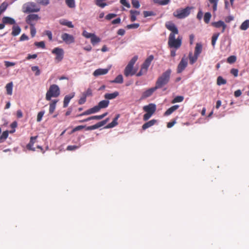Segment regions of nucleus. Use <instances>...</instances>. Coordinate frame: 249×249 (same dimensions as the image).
<instances>
[{"mask_svg":"<svg viewBox=\"0 0 249 249\" xmlns=\"http://www.w3.org/2000/svg\"><path fill=\"white\" fill-rule=\"evenodd\" d=\"M31 35L32 37H34L36 34V29L35 26H30Z\"/></svg>","mask_w":249,"mask_h":249,"instance_id":"57","label":"nucleus"},{"mask_svg":"<svg viewBox=\"0 0 249 249\" xmlns=\"http://www.w3.org/2000/svg\"><path fill=\"white\" fill-rule=\"evenodd\" d=\"M202 46L201 44L200 43H196V47H195V55L199 56L200 53L202 52Z\"/></svg>","mask_w":249,"mask_h":249,"instance_id":"27","label":"nucleus"},{"mask_svg":"<svg viewBox=\"0 0 249 249\" xmlns=\"http://www.w3.org/2000/svg\"><path fill=\"white\" fill-rule=\"evenodd\" d=\"M133 67L127 64L124 71V74L127 77L129 75H133L135 73V71H133Z\"/></svg>","mask_w":249,"mask_h":249,"instance_id":"15","label":"nucleus"},{"mask_svg":"<svg viewBox=\"0 0 249 249\" xmlns=\"http://www.w3.org/2000/svg\"><path fill=\"white\" fill-rule=\"evenodd\" d=\"M44 114H45L44 110L39 111L38 113L37 116V119H36L37 122H40L41 121L42 117L43 116Z\"/></svg>","mask_w":249,"mask_h":249,"instance_id":"42","label":"nucleus"},{"mask_svg":"<svg viewBox=\"0 0 249 249\" xmlns=\"http://www.w3.org/2000/svg\"><path fill=\"white\" fill-rule=\"evenodd\" d=\"M109 102L107 100H104L100 101L98 106L100 109L106 108L108 107Z\"/></svg>","mask_w":249,"mask_h":249,"instance_id":"24","label":"nucleus"},{"mask_svg":"<svg viewBox=\"0 0 249 249\" xmlns=\"http://www.w3.org/2000/svg\"><path fill=\"white\" fill-rule=\"evenodd\" d=\"M236 57L234 55H231L227 59V62L231 64L235 62Z\"/></svg>","mask_w":249,"mask_h":249,"instance_id":"45","label":"nucleus"},{"mask_svg":"<svg viewBox=\"0 0 249 249\" xmlns=\"http://www.w3.org/2000/svg\"><path fill=\"white\" fill-rule=\"evenodd\" d=\"M45 35L48 36L50 40H52L53 38L52 33L50 31L47 30L45 31Z\"/></svg>","mask_w":249,"mask_h":249,"instance_id":"60","label":"nucleus"},{"mask_svg":"<svg viewBox=\"0 0 249 249\" xmlns=\"http://www.w3.org/2000/svg\"><path fill=\"white\" fill-rule=\"evenodd\" d=\"M139 26H140V24L139 23H133V24L127 25L126 26V28L129 29H137L139 27Z\"/></svg>","mask_w":249,"mask_h":249,"instance_id":"46","label":"nucleus"},{"mask_svg":"<svg viewBox=\"0 0 249 249\" xmlns=\"http://www.w3.org/2000/svg\"><path fill=\"white\" fill-rule=\"evenodd\" d=\"M93 34H94L88 33L86 31H84L82 33L83 36L87 38H91V37L93 36Z\"/></svg>","mask_w":249,"mask_h":249,"instance_id":"51","label":"nucleus"},{"mask_svg":"<svg viewBox=\"0 0 249 249\" xmlns=\"http://www.w3.org/2000/svg\"><path fill=\"white\" fill-rule=\"evenodd\" d=\"M83 94L86 97L91 96L92 94V91L90 88H89L85 92H83Z\"/></svg>","mask_w":249,"mask_h":249,"instance_id":"53","label":"nucleus"},{"mask_svg":"<svg viewBox=\"0 0 249 249\" xmlns=\"http://www.w3.org/2000/svg\"><path fill=\"white\" fill-rule=\"evenodd\" d=\"M120 2L124 6L129 8L130 7V4L126 1V0H120Z\"/></svg>","mask_w":249,"mask_h":249,"instance_id":"59","label":"nucleus"},{"mask_svg":"<svg viewBox=\"0 0 249 249\" xmlns=\"http://www.w3.org/2000/svg\"><path fill=\"white\" fill-rule=\"evenodd\" d=\"M65 2L67 6L70 8H73L75 7L74 0H65Z\"/></svg>","mask_w":249,"mask_h":249,"instance_id":"36","label":"nucleus"},{"mask_svg":"<svg viewBox=\"0 0 249 249\" xmlns=\"http://www.w3.org/2000/svg\"><path fill=\"white\" fill-rule=\"evenodd\" d=\"M21 29L19 26L18 25H14L12 27V35L13 36H17L20 34Z\"/></svg>","mask_w":249,"mask_h":249,"instance_id":"23","label":"nucleus"},{"mask_svg":"<svg viewBox=\"0 0 249 249\" xmlns=\"http://www.w3.org/2000/svg\"><path fill=\"white\" fill-rule=\"evenodd\" d=\"M212 17L211 14L209 12H207L205 14L204 17V20L205 23H208L210 21L211 18Z\"/></svg>","mask_w":249,"mask_h":249,"instance_id":"37","label":"nucleus"},{"mask_svg":"<svg viewBox=\"0 0 249 249\" xmlns=\"http://www.w3.org/2000/svg\"><path fill=\"white\" fill-rule=\"evenodd\" d=\"M31 69H32V71L36 72L35 75L36 76H38V75H40V71L39 69V68L37 66H33L31 68Z\"/></svg>","mask_w":249,"mask_h":249,"instance_id":"44","label":"nucleus"},{"mask_svg":"<svg viewBox=\"0 0 249 249\" xmlns=\"http://www.w3.org/2000/svg\"><path fill=\"white\" fill-rule=\"evenodd\" d=\"M191 8L187 7L185 8H179L173 13V16L178 19L184 18L189 15Z\"/></svg>","mask_w":249,"mask_h":249,"instance_id":"5","label":"nucleus"},{"mask_svg":"<svg viewBox=\"0 0 249 249\" xmlns=\"http://www.w3.org/2000/svg\"><path fill=\"white\" fill-rule=\"evenodd\" d=\"M198 56L196 55L195 54L194 55H193L192 53H190L189 54L190 63L191 64H193L194 63H195L196 61V60L198 58Z\"/></svg>","mask_w":249,"mask_h":249,"instance_id":"31","label":"nucleus"},{"mask_svg":"<svg viewBox=\"0 0 249 249\" xmlns=\"http://www.w3.org/2000/svg\"><path fill=\"white\" fill-rule=\"evenodd\" d=\"M75 93L74 92L71 93L69 95H66L64 99L63 107H66L70 101V100L74 96Z\"/></svg>","mask_w":249,"mask_h":249,"instance_id":"17","label":"nucleus"},{"mask_svg":"<svg viewBox=\"0 0 249 249\" xmlns=\"http://www.w3.org/2000/svg\"><path fill=\"white\" fill-rule=\"evenodd\" d=\"M79 148L78 146L76 145H69L67 147V150L68 151H73Z\"/></svg>","mask_w":249,"mask_h":249,"instance_id":"56","label":"nucleus"},{"mask_svg":"<svg viewBox=\"0 0 249 249\" xmlns=\"http://www.w3.org/2000/svg\"><path fill=\"white\" fill-rule=\"evenodd\" d=\"M35 45L37 47L41 48L43 49L45 48V45L44 41L36 42L35 43Z\"/></svg>","mask_w":249,"mask_h":249,"instance_id":"47","label":"nucleus"},{"mask_svg":"<svg viewBox=\"0 0 249 249\" xmlns=\"http://www.w3.org/2000/svg\"><path fill=\"white\" fill-rule=\"evenodd\" d=\"M172 70L167 69L160 76L156 82V86L158 89H160L167 85L170 81Z\"/></svg>","mask_w":249,"mask_h":249,"instance_id":"1","label":"nucleus"},{"mask_svg":"<svg viewBox=\"0 0 249 249\" xmlns=\"http://www.w3.org/2000/svg\"><path fill=\"white\" fill-rule=\"evenodd\" d=\"M181 37L178 36L177 39H176L175 36H174L173 34H170L168 44L170 48H174L178 49L181 46Z\"/></svg>","mask_w":249,"mask_h":249,"instance_id":"4","label":"nucleus"},{"mask_svg":"<svg viewBox=\"0 0 249 249\" xmlns=\"http://www.w3.org/2000/svg\"><path fill=\"white\" fill-rule=\"evenodd\" d=\"M109 69H98L96 70L93 74L95 76H98L101 75L107 74L109 71Z\"/></svg>","mask_w":249,"mask_h":249,"instance_id":"16","label":"nucleus"},{"mask_svg":"<svg viewBox=\"0 0 249 249\" xmlns=\"http://www.w3.org/2000/svg\"><path fill=\"white\" fill-rule=\"evenodd\" d=\"M231 73L232 75H233L235 77H236L238 76V71L237 69H232L231 70Z\"/></svg>","mask_w":249,"mask_h":249,"instance_id":"64","label":"nucleus"},{"mask_svg":"<svg viewBox=\"0 0 249 249\" xmlns=\"http://www.w3.org/2000/svg\"><path fill=\"white\" fill-rule=\"evenodd\" d=\"M209 3L208 6L212 5L213 12H215L217 10V6L219 0H208Z\"/></svg>","mask_w":249,"mask_h":249,"instance_id":"21","label":"nucleus"},{"mask_svg":"<svg viewBox=\"0 0 249 249\" xmlns=\"http://www.w3.org/2000/svg\"><path fill=\"white\" fill-rule=\"evenodd\" d=\"M5 65L6 67H9L11 66H14L15 65V63L12 62L8 61H4Z\"/></svg>","mask_w":249,"mask_h":249,"instance_id":"63","label":"nucleus"},{"mask_svg":"<svg viewBox=\"0 0 249 249\" xmlns=\"http://www.w3.org/2000/svg\"><path fill=\"white\" fill-rule=\"evenodd\" d=\"M226 83V80L221 76H218L217 79V84L219 86L224 85Z\"/></svg>","mask_w":249,"mask_h":249,"instance_id":"38","label":"nucleus"},{"mask_svg":"<svg viewBox=\"0 0 249 249\" xmlns=\"http://www.w3.org/2000/svg\"><path fill=\"white\" fill-rule=\"evenodd\" d=\"M13 83L10 82L6 85L7 94L11 95L13 93Z\"/></svg>","mask_w":249,"mask_h":249,"instance_id":"28","label":"nucleus"},{"mask_svg":"<svg viewBox=\"0 0 249 249\" xmlns=\"http://www.w3.org/2000/svg\"><path fill=\"white\" fill-rule=\"evenodd\" d=\"M154 59V56L152 55L149 56L142 64L141 68L144 70V71L147 72V69L149 67L152 61Z\"/></svg>","mask_w":249,"mask_h":249,"instance_id":"12","label":"nucleus"},{"mask_svg":"<svg viewBox=\"0 0 249 249\" xmlns=\"http://www.w3.org/2000/svg\"><path fill=\"white\" fill-rule=\"evenodd\" d=\"M143 109L146 112L153 114L156 110L155 104L151 103L143 107Z\"/></svg>","mask_w":249,"mask_h":249,"instance_id":"11","label":"nucleus"},{"mask_svg":"<svg viewBox=\"0 0 249 249\" xmlns=\"http://www.w3.org/2000/svg\"><path fill=\"white\" fill-rule=\"evenodd\" d=\"M8 136V131H4L1 136L0 137V142H2L4 140H5Z\"/></svg>","mask_w":249,"mask_h":249,"instance_id":"41","label":"nucleus"},{"mask_svg":"<svg viewBox=\"0 0 249 249\" xmlns=\"http://www.w3.org/2000/svg\"><path fill=\"white\" fill-rule=\"evenodd\" d=\"M111 82L118 84L122 83L123 82V77L122 75H118L114 80L111 81Z\"/></svg>","mask_w":249,"mask_h":249,"instance_id":"34","label":"nucleus"},{"mask_svg":"<svg viewBox=\"0 0 249 249\" xmlns=\"http://www.w3.org/2000/svg\"><path fill=\"white\" fill-rule=\"evenodd\" d=\"M219 35L220 34L218 33H215L213 35L212 37V45L213 48H214L215 47L216 42L217 40L218 37L219 36Z\"/></svg>","mask_w":249,"mask_h":249,"instance_id":"32","label":"nucleus"},{"mask_svg":"<svg viewBox=\"0 0 249 249\" xmlns=\"http://www.w3.org/2000/svg\"><path fill=\"white\" fill-rule=\"evenodd\" d=\"M179 107L178 105H175L171 107H170L169 109H168L164 113V115L166 116H168L172 114L174 111L177 110Z\"/></svg>","mask_w":249,"mask_h":249,"instance_id":"25","label":"nucleus"},{"mask_svg":"<svg viewBox=\"0 0 249 249\" xmlns=\"http://www.w3.org/2000/svg\"><path fill=\"white\" fill-rule=\"evenodd\" d=\"M117 16L116 14H109L108 15H107L106 17V18L107 19V20H110L111 19L116 17Z\"/></svg>","mask_w":249,"mask_h":249,"instance_id":"58","label":"nucleus"},{"mask_svg":"<svg viewBox=\"0 0 249 249\" xmlns=\"http://www.w3.org/2000/svg\"><path fill=\"white\" fill-rule=\"evenodd\" d=\"M90 109H88L87 110L85 111V112H83L82 113L78 115L77 116H84V115H90V114H91V112H90Z\"/></svg>","mask_w":249,"mask_h":249,"instance_id":"61","label":"nucleus"},{"mask_svg":"<svg viewBox=\"0 0 249 249\" xmlns=\"http://www.w3.org/2000/svg\"><path fill=\"white\" fill-rule=\"evenodd\" d=\"M165 26L167 29L171 31L170 34H173L174 36L178 33V31L175 24L171 22H166Z\"/></svg>","mask_w":249,"mask_h":249,"instance_id":"10","label":"nucleus"},{"mask_svg":"<svg viewBox=\"0 0 249 249\" xmlns=\"http://www.w3.org/2000/svg\"><path fill=\"white\" fill-rule=\"evenodd\" d=\"M153 114L146 112L144 115L143 117V119L144 121H147L152 115Z\"/></svg>","mask_w":249,"mask_h":249,"instance_id":"62","label":"nucleus"},{"mask_svg":"<svg viewBox=\"0 0 249 249\" xmlns=\"http://www.w3.org/2000/svg\"><path fill=\"white\" fill-rule=\"evenodd\" d=\"M36 1L37 3L43 5H47L49 3V0H36Z\"/></svg>","mask_w":249,"mask_h":249,"instance_id":"49","label":"nucleus"},{"mask_svg":"<svg viewBox=\"0 0 249 249\" xmlns=\"http://www.w3.org/2000/svg\"><path fill=\"white\" fill-rule=\"evenodd\" d=\"M90 112H91L92 114L95 113L96 112H98L99 111L100 109L99 108L98 105L94 106V107L90 108Z\"/></svg>","mask_w":249,"mask_h":249,"instance_id":"52","label":"nucleus"},{"mask_svg":"<svg viewBox=\"0 0 249 249\" xmlns=\"http://www.w3.org/2000/svg\"><path fill=\"white\" fill-rule=\"evenodd\" d=\"M52 53L56 55L55 58V61L56 62H59L62 61L64 57V50L62 48L59 47H56L54 48Z\"/></svg>","mask_w":249,"mask_h":249,"instance_id":"6","label":"nucleus"},{"mask_svg":"<svg viewBox=\"0 0 249 249\" xmlns=\"http://www.w3.org/2000/svg\"><path fill=\"white\" fill-rule=\"evenodd\" d=\"M119 117H120V114H117L116 115V116L115 117V118L113 119L112 122L111 123L108 124L106 126V128H113L114 126H115L116 125H117L118 124L117 120Z\"/></svg>","mask_w":249,"mask_h":249,"instance_id":"22","label":"nucleus"},{"mask_svg":"<svg viewBox=\"0 0 249 249\" xmlns=\"http://www.w3.org/2000/svg\"><path fill=\"white\" fill-rule=\"evenodd\" d=\"M22 12L25 13L38 12L40 7L34 2H28L22 6Z\"/></svg>","mask_w":249,"mask_h":249,"instance_id":"2","label":"nucleus"},{"mask_svg":"<svg viewBox=\"0 0 249 249\" xmlns=\"http://www.w3.org/2000/svg\"><path fill=\"white\" fill-rule=\"evenodd\" d=\"M61 38L67 44L73 43L75 41L74 37L73 36L68 33H63L61 35Z\"/></svg>","mask_w":249,"mask_h":249,"instance_id":"9","label":"nucleus"},{"mask_svg":"<svg viewBox=\"0 0 249 249\" xmlns=\"http://www.w3.org/2000/svg\"><path fill=\"white\" fill-rule=\"evenodd\" d=\"M131 3L134 8H138L140 6L139 1L138 0H132Z\"/></svg>","mask_w":249,"mask_h":249,"instance_id":"50","label":"nucleus"},{"mask_svg":"<svg viewBox=\"0 0 249 249\" xmlns=\"http://www.w3.org/2000/svg\"><path fill=\"white\" fill-rule=\"evenodd\" d=\"M212 25L213 27H214L215 28H219L220 27H222V31H221L222 33H224L225 32V29L226 28V27H227V25L222 20H219V21H217V22H212Z\"/></svg>","mask_w":249,"mask_h":249,"instance_id":"14","label":"nucleus"},{"mask_svg":"<svg viewBox=\"0 0 249 249\" xmlns=\"http://www.w3.org/2000/svg\"><path fill=\"white\" fill-rule=\"evenodd\" d=\"M57 102H58L57 100H53L52 101V102L50 104V107H49V113L50 114H52L54 112V111L55 109L56 104Z\"/></svg>","mask_w":249,"mask_h":249,"instance_id":"26","label":"nucleus"},{"mask_svg":"<svg viewBox=\"0 0 249 249\" xmlns=\"http://www.w3.org/2000/svg\"><path fill=\"white\" fill-rule=\"evenodd\" d=\"M188 65V59L187 57L182 58L180 62L178 64L177 68V73H181L187 67Z\"/></svg>","mask_w":249,"mask_h":249,"instance_id":"8","label":"nucleus"},{"mask_svg":"<svg viewBox=\"0 0 249 249\" xmlns=\"http://www.w3.org/2000/svg\"><path fill=\"white\" fill-rule=\"evenodd\" d=\"M138 59V56H134L129 62L128 65L133 66H134V64L136 62V61Z\"/></svg>","mask_w":249,"mask_h":249,"instance_id":"48","label":"nucleus"},{"mask_svg":"<svg viewBox=\"0 0 249 249\" xmlns=\"http://www.w3.org/2000/svg\"><path fill=\"white\" fill-rule=\"evenodd\" d=\"M87 97L82 93V96L80 98L79 100L78 103L80 105L84 104L86 101Z\"/></svg>","mask_w":249,"mask_h":249,"instance_id":"54","label":"nucleus"},{"mask_svg":"<svg viewBox=\"0 0 249 249\" xmlns=\"http://www.w3.org/2000/svg\"><path fill=\"white\" fill-rule=\"evenodd\" d=\"M60 23L61 25L67 26L69 28H73V25H72V22L71 21H68L67 20H65V19L61 20H60Z\"/></svg>","mask_w":249,"mask_h":249,"instance_id":"33","label":"nucleus"},{"mask_svg":"<svg viewBox=\"0 0 249 249\" xmlns=\"http://www.w3.org/2000/svg\"><path fill=\"white\" fill-rule=\"evenodd\" d=\"M40 19L39 16L36 14H30L26 18L27 23L30 26H35L36 22Z\"/></svg>","mask_w":249,"mask_h":249,"instance_id":"7","label":"nucleus"},{"mask_svg":"<svg viewBox=\"0 0 249 249\" xmlns=\"http://www.w3.org/2000/svg\"><path fill=\"white\" fill-rule=\"evenodd\" d=\"M249 27V20H246L244 21L240 26V29L246 30Z\"/></svg>","mask_w":249,"mask_h":249,"instance_id":"35","label":"nucleus"},{"mask_svg":"<svg viewBox=\"0 0 249 249\" xmlns=\"http://www.w3.org/2000/svg\"><path fill=\"white\" fill-rule=\"evenodd\" d=\"M184 99V97L182 96H178L176 97L172 101V103H179L183 101Z\"/></svg>","mask_w":249,"mask_h":249,"instance_id":"40","label":"nucleus"},{"mask_svg":"<svg viewBox=\"0 0 249 249\" xmlns=\"http://www.w3.org/2000/svg\"><path fill=\"white\" fill-rule=\"evenodd\" d=\"M118 95L119 92L118 91H115L113 93L105 94L104 95V97L105 99L108 100L115 99Z\"/></svg>","mask_w":249,"mask_h":249,"instance_id":"20","label":"nucleus"},{"mask_svg":"<svg viewBox=\"0 0 249 249\" xmlns=\"http://www.w3.org/2000/svg\"><path fill=\"white\" fill-rule=\"evenodd\" d=\"M60 93L59 87L55 84L52 85L46 93V99L50 101L52 97H57L60 95Z\"/></svg>","mask_w":249,"mask_h":249,"instance_id":"3","label":"nucleus"},{"mask_svg":"<svg viewBox=\"0 0 249 249\" xmlns=\"http://www.w3.org/2000/svg\"><path fill=\"white\" fill-rule=\"evenodd\" d=\"M90 41L92 44L95 45L96 44L100 42L101 39L95 34H93V36L90 38Z\"/></svg>","mask_w":249,"mask_h":249,"instance_id":"30","label":"nucleus"},{"mask_svg":"<svg viewBox=\"0 0 249 249\" xmlns=\"http://www.w3.org/2000/svg\"><path fill=\"white\" fill-rule=\"evenodd\" d=\"M130 13L131 14V20L133 22L136 20V16L140 14V12L136 10H130Z\"/></svg>","mask_w":249,"mask_h":249,"instance_id":"29","label":"nucleus"},{"mask_svg":"<svg viewBox=\"0 0 249 249\" xmlns=\"http://www.w3.org/2000/svg\"><path fill=\"white\" fill-rule=\"evenodd\" d=\"M157 89H159L158 88H157L156 86L155 85V87L151 88L150 89H148L146 90L144 92H143L142 94V96L141 97L142 99H145L150 96L152 95V94L153 93V92L156 91Z\"/></svg>","mask_w":249,"mask_h":249,"instance_id":"13","label":"nucleus"},{"mask_svg":"<svg viewBox=\"0 0 249 249\" xmlns=\"http://www.w3.org/2000/svg\"><path fill=\"white\" fill-rule=\"evenodd\" d=\"M157 122V121L156 120L152 119L144 124L142 126V128L143 130H145L146 129L154 125Z\"/></svg>","mask_w":249,"mask_h":249,"instance_id":"18","label":"nucleus"},{"mask_svg":"<svg viewBox=\"0 0 249 249\" xmlns=\"http://www.w3.org/2000/svg\"><path fill=\"white\" fill-rule=\"evenodd\" d=\"M2 22L5 24H15L16 21L15 19L9 17H4L2 18Z\"/></svg>","mask_w":249,"mask_h":249,"instance_id":"19","label":"nucleus"},{"mask_svg":"<svg viewBox=\"0 0 249 249\" xmlns=\"http://www.w3.org/2000/svg\"><path fill=\"white\" fill-rule=\"evenodd\" d=\"M8 7V4L6 2H3L0 5V13H2L6 10Z\"/></svg>","mask_w":249,"mask_h":249,"instance_id":"39","label":"nucleus"},{"mask_svg":"<svg viewBox=\"0 0 249 249\" xmlns=\"http://www.w3.org/2000/svg\"><path fill=\"white\" fill-rule=\"evenodd\" d=\"M154 1L156 3H159L160 5H164L167 4L170 0H154Z\"/></svg>","mask_w":249,"mask_h":249,"instance_id":"43","label":"nucleus"},{"mask_svg":"<svg viewBox=\"0 0 249 249\" xmlns=\"http://www.w3.org/2000/svg\"><path fill=\"white\" fill-rule=\"evenodd\" d=\"M143 15L145 18H146L147 17L154 16L155 14L152 11H144Z\"/></svg>","mask_w":249,"mask_h":249,"instance_id":"55","label":"nucleus"}]
</instances>
